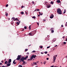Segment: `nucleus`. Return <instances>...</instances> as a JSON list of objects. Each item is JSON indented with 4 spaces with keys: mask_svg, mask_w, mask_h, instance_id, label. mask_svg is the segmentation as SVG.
<instances>
[{
    "mask_svg": "<svg viewBox=\"0 0 67 67\" xmlns=\"http://www.w3.org/2000/svg\"><path fill=\"white\" fill-rule=\"evenodd\" d=\"M37 11H39L40 10V9H37Z\"/></svg>",
    "mask_w": 67,
    "mask_h": 67,
    "instance_id": "nucleus-36",
    "label": "nucleus"
},
{
    "mask_svg": "<svg viewBox=\"0 0 67 67\" xmlns=\"http://www.w3.org/2000/svg\"><path fill=\"white\" fill-rule=\"evenodd\" d=\"M37 57V56L36 55H34V58H35Z\"/></svg>",
    "mask_w": 67,
    "mask_h": 67,
    "instance_id": "nucleus-16",
    "label": "nucleus"
},
{
    "mask_svg": "<svg viewBox=\"0 0 67 67\" xmlns=\"http://www.w3.org/2000/svg\"><path fill=\"white\" fill-rule=\"evenodd\" d=\"M62 11L60 8H58L57 10V12L59 14H62Z\"/></svg>",
    "mask_w": 67,
    "mask_h": 67,
    "instance_id": "nucleus-2",
    "label": "nucleus"
},
{
    "mask_svg": "<svg viewBox=\"0 0 67 67\" xmlns=\"http://www.w3.org/2000/svg\"><path fill=\"white\" fill-rule=\"evenodd\" d=\"M50 46H48V47H47V48H50Z\"/></svg>",
    "mask_w": 67,
    "mask_h": 67,
    "instance_id": "nucleus-39",
    "label": "nucleus"
},
{
    "mask_svg": "<svg viewBox=\"0 0 67 67\" xmlns=\"http://www.w3.org/2000/svg\"><path fill=\"white\" fill-rule=\"evenodd\" d=\"M37 23L38 25V26H39V23Z\"/></svg>",
    "mask_w": 67,
    "mask_h": 67,
    "instance_id": "nucleus-37",
    "label": "nucleus"
},
{
    "mask_svg": "<svg viewBox=\"0 0 67 67\" xmlns=\"http://www.w3.org/2000/svg\"><path fill=\"white\" fill-rule=\"evenodd\" d=\"M24 7V6H22L21 7V8H23Z\"/></svg>",
    "mask_w": 67,
    "mask_h": 67,
    "instance_id": "nucleus-51",
    "label": "nucleus"
},
{
    "mask_svg": "<svg viewBox=\"0 0 67 67\" xmlns=\"http://www.w3.org/2000/svg\"><path fill=\"white\" fill-rule=\"evenodd\" d=\"M7 61H6L5 62L4 64H7Z\"/></svg>",
    "mask_w": 67,
    "mask_h": 67,
    "instance_id": "nucleus-24",
    "label": "nucleus"
},
{
    "mask_svg": "<svg viewBox=\"0 0 67 67\" xmlns=\"http://www.w3.org/2000/svg\"><path fill=\"white\" fill-rule=\"evenodd\" d=\"M65 26H67V24H65Z\"/></svg>",
    "mask_w": 67,
    "mask_h": 67,
    "instance_id": "nucleus-64",
    "label": "nucleus"
},
{
    "mask_svg": "<svg viewBox=\"0 0 67 67\" xmlns=\"http://www.w3.org/2000/svg\"><path fill=\"white\" fill-rule=\"evenodd\" d=\"M36 30H34V32H35V34L36 32Z\"/></svg>",
    "mask_w": 67,
    "mask_h": 67,
    "instance_id": "nucleus-28",
    "label": "nucleus"
},
{
    "mask_svg": "<svg viewBox=\"0 0 67 67\" xmlns=\"http://www.w3.org/2000/svg\"><path fill=\"white\" fill-rule=\"evenodd\" d=\"M34 58V55H32L31 56V57L30 58V60L31 61Z\"/></svg>",
    "mask_w": 67,
    "mask_h": 67,
    "instance_id": "nucleus-5",
    "label": "nucleus"
},
{
    "mask_svg": "<svg viewBox=\"0 0 67 67\" xmlns=\"http://www.w3.org/2000/svg\"><path fill=\"white\" fill-rule=\"evenodd\" d=\"M51 4H52V5L53 4H54L53 2V1H51Z\"/></svg>",
    "mask_w": 67,
    "mask_h": 67,
    "instance_id": "nucleus-14",
    "label": "nucleus"
},
{
    "mask_svg": "<svg viewBox=\"0 0 67 67\" xmlns=\"http://www.w3.org/2000/svg\"><path fill=\"white\" fill-rule=\"evenodd\" d=\"M11 64V63H8L7 64V66H6V67H7L10 66Z\"/></svg>",
    "mask_w": 67,
    "mask_h": 67,
    "instance_id": "nucleus-8",
    "label": "nucleus"
},
{
    "mask_svg": "<svg viewBox=\"0 0 67 67\" xmlns=\"http://www.w3.org/2000/svg\"><path fill=\"white\" fill-rule=\"evenodd\" d=\"M12 19H13L14 20L15 19V18L14 17H13L12 18Z\"/></svg>",
    "mask_w": 67,
    "mask_h": 67,
    "instance_id": "nucleus-30",
    "label": "nucleus"
},
{
    "mask_svg": "<svg viewBox=\"0 0 67 67\" xmlns=\"http://www.w3.org/2000/svg\"><path fill=\"white\" fill-rule=\"evenodd\" d=\"M6 67V66H2V67Z\"/></svg>",
    "mask_w": 67,
    "mask_h": 67,
    "instance_id": "nucleus-47",
    "label": "nucleus"
},
{
    "mask_svg": "<svg viewBox=\"0 0 67 67\" xmlns=\"http://www.w3.org/2000/svg\"><path fill=\"white\" fill-rule=\"evenodd\" d=\"M49 59V58H46V60H48Z\"/></svg>",
    "mask_w": 67,
    "mask_h": 67,
    "instance_id": "nucleus-38",
    "label": "nucleus"
},
{
    "mask_svg": "<svg viewBox=\"0 0 67 67\" xmlns=\"http://www.w3.org/2000/svg\"><path fill=\"white\" fill-rule=\"evenodd\" d=\"M8 13H6V14H5L6 16H8Z\"/></svg>",
    "mask_w": 67,
    "mask_h": 67,
    "instance_id": "nucleus-27",
    "label": "nucleus"
},
{
    "mask_svg": "<svg viewBox=\"0 0 67 67\" xmlns=\"http://www.w3.org/2000/svg\"><path fill=\"white\" fill-rule=\"evenodd\" d=\"M19 67H23L21 65H19L18 66Z\"/></svg>",
    "mask_w": 67,
    "mask_h": 67,
    "instance_id": "nucleus-26",
    "label": "nucleus"
},
{
    "mask_svg": "<svg viewBox=\"0 0 67 67\" xmlns=\"http://www.w3.org/2000/svg\"><path fill=\"white\" fill-rule=\"evenodd\" d=\"M57 57V55H56L53 56V57H54L55 58H56Z\"/></svg>",
    "mask_w": 67,
    "mask_h": 67,
    "instance_id": "nucleus-13",
    "label": "nucleus"
},
{
    "mask_svg": "<svg viewBox=\"0 0 67 67\" xmlns=\"http://www.w3.org/2000/svg\"><path fill=\"white\" fill-rule=\"evenodd\" d=\"M65 36H64L63 37H62V38L64 39V38Z\"/></svg>",
    "mask_w": 67,
    "mask_h": 67,
    "instance_id": "nucleus-40",
    "label": "nucleus"
},
{
    "mask_svg": "<svg viewBox=\"0 0 67 67\" xmlns=\"http://www.w3.org/2000/svg\"><path fill=\"white\" fill-rule=\"evenodd\" d=\"M16 24L17 25H19V24H20L18 22H17L16 23Z\"/></svg>",
    "mask_w": 67,
    "mask_h": 67,
    "instance_id": "nucleus-15",
    "label": "nucleus"
},
{
    "mask_svg": "<svg viewBox=\"0 0 67 67\" xmlns=\"http://www.w3.org/2000/svg\"><path fill=\"white\" fill-rule=\"evenodd\" d=\"M40 15H38V17H40Z\"/></svg>",
    "mask_w": 67,
    "mask_h": 67,
    "instance_id": "nucleus-52",
    "label": "nucleus"
},
{
    "mask_svg": "<svg viewBox=\"0 0 67 67\" xmlns=\"http://www.w3.org/2000/svg\"><path fill=\"white\" fill-rule=\"evenodd\" d=\"M66 10H65V9H64V12L63 13L64 14L66 12Z\"/></svg>",
    "mask_w": 67,
    "mask_h": 67,
    "instance_id": "nucleus-18",
    "label": "nucleus"
},
{
    "mask_svg": "<svg viewBox=\"0 0 67 67\" xmlns=\"http://www.w3.org/2000/svg\"><path fill=\"white\" fill-rule=\"evenodd\" d=\"M43 14L42 13L41 14H40V15H42Z\"/></svg>",
    "mask_w": 67,
    "mask_h": 67,
    "instance_id": "nucleus-58",
    "label": "nucleus"
},
{
    "mask_svg": "<svg viewBox=\"0 0 67 67\" xmlns=\"http://www.w3.org/2000/svg\"><path fill=\"white\" fill-rule=\"evenodd\" d=\"M2 63H0V65H2Z\"/></svg>",
    "mask_w": 67,
    "mask_h": 67,
    "instance_id": "nucleus-46",
    "label": "nucleus"
},
{
    "mask_svg": "<svg viewBox=\"0 0 67 67\" xmlns=\"http://www.w3.org/2000/svg\"><path fill=\"white\" fill-rule=\"evenodd\" d=\"M54 29H53V28H51V29L50 30H51V31L53 30Z\"/></svg>",
    "mask_w": 67,
    "mask_h": 67,
    "instance_id": "nucleus-25",
    "label": "nucleus"
},
{
    "mask_svg": "<svg viewBox=\"0 0 67 67\" xmlns=\"http://www.w3.org/2000/svg\"><path fill=\"white\" fill-rule=\"evenodd\" d=\"M57 46H57V45H56L55 46H54V47H57Z\"/></svg>",
    "mask_w": 67,
    "mask_h": 67,
    "instance_id": "nucleus-56",
    "label": "nucleus"
},
{
    "mask_svg": "<svg viewBox=\"0 0 67 67\" xmlns=\"http://www.w3.org/2000/svg\"><path fill=\"white\" fill-rule=\"evenodd\" d=\"M35 67H38V66H35Z\"/></svg>",
    "mask_w": 67,
    "mask_h": 67,
    "instance_id": "nucleus-63",
    "label": "nucleus"
},
{
    "mask_svg": "<svg viewBox=\"0 0 67 67\" xmlns=\"http://www.w3.org/2000/svg\"><path fill=\"white\" fill-rule=\"evenodd\" d=\"M8 5H8V4H6V7H8Z\"/></svg>",
    "mask_w": 67,
    "mask_h": 67,
    "instance_id": "nucleus-29",
    "label": "nucleus"
},
{
    "mask_svg": "<svg viewBox=\"0 0 67 67\" xmlns=\"http://www.w3.org/2000/svg\"><path fill=\"white\" fill-rule=\"evenodd\" d=\"M54 17V15L53 14H51L50 17V18L51 19H53Z\"/></svg>",
    "mask_w": 67,
    "mask_h": 67,
    "instance_id": "nucleus-7",
    "label": "nucleus"
},
{
    "mask_svg": "<svg viewBox=\"0 0 67 67\" xmlns=\"http://www.w3.org/2000/svg\"><path fill=\"white\" fill-rule=\"evenodd\" d=\"M29 29L30 30H31V26L30 25L29 26Z\"/></svg>",
    "mask_w": 67,
    "mask_h": 67,
    "instance_id": "nucleus-22",
    "label": "nucleus"
},
{
    "mask_svg": "<svg viewBox=\"0 0 67 67\" xmlns=\"http://www.w3.org/2000/svg\"><path fill=\"white\" fill-rule=\"evenodd\" d=\"M24 28L25 29H27V27L26 26H25L24 27Z\"/></svg>",
    "mask_w": 67,
    "mask_h": 67,
    "instance_id": "nucleus-21",
    "label": "nucleus"
},
{
    "mask_svg": "<svg viewBox=\"0 0 67 67\" xmlns=\"http://www.w3.org/2000/svg\"><path fill=\"white\" fill-rule=\"evenodd\" d=\"M28 58V56L27 55H26V56L25 58H24V57H22L21 58H20V60L22 62H23L24 61V60H26V59Z\"/></svg>",
    "mask_w": 67,
    "mask_h": 67,
    "instance_id": "nucleus-1",
    "label": "nucleus"
},
{
    "mask_svg": "<svg viewBox=\"0 0 67 67\" xmlns=\"http://www.w3.org/2000/svg\"><path fill=\"white\" fill-rule=\"evenodd\" d=\"M28 50V49H26L25 50V51L26 52Z\"/></svg>",
    "mask_w": 67,
    "mask_h": 67,
    "instance_id": "nucleus-34",
    "label": "nucleus"
},
{
    "mask_svg": "<svg viewBox=\"0 0 67 67\" xmlns=\"http://www.w3.org/2000/svg\"><path fill=\"white\" fill-rule=\"evenodd\" d=\"M24 31V29H23L22 30V31Z\"/></svg>",
    "mask_w": 67,
    "mask_h": 67,
    "instance_id": "nucleus-53",
    "label": "nucleus"
},
{
    "mask_svg": "<svg viewBox=\"0 0 67 67\" xmlns=\"http://www.w3.org/2000/svg\"><path fill=\"white\" fill-rule=\"evenodd\" d=\"M21 14H24V12H21Z\"/></svg>",
    "mask_w": 67,
    "mask_h": 67,
    "instance_id": "nucleus-17",
    "label": "nucleus"
},
{
    "mask_svg": "<svg viewBox=\"0 0 67 67\" xmlns=\"http://www.w3.org/2000/svg\"><path fill=\"white\" fill-rule=\"evenodd\" d=\"M21 55H18V56L17 57V58L16 59V60H19L20 59L21 57Z\"/></svg>",
    "mask_w": 67,
    "mask_h": 67,
    "instance_id": "nucleus-3",
    "label": "nucleus"
},
{
    "mask_svg": "<svg viewBox=\"0 0 67 67\" xmlns=\"http://www.w3.org/2000/svg\"><path fill=\"white\" fill-rule=\"evenodd\" d=\"M11 24L12 25H13V23H11Z\"/></svg>",
    "mask_w": 67,
    "mask_h": 67,
    "instance_id": "nucleus-45",
    "label": "nucleus"
},
{
    "mask_svg": "<svg viewBox=\"0 0 67 67\" xmlns=\"http://www.w3.org/2000/svg\"><path fill=\"white\" fill-rule=\"evenodd\" d=\"M50 7H51V5H50L47 6V7L48 8H49Z\"/></svg>",
    "mask_w": 67,
    "mask_h": 67,
    "instance_id": "nucleus-19",
    "label": "nucleus"
},
{
    "mask_svg": "<svg viewBox=\"0 0 67 67\" xmlns=\"http://www.w3.org/2000/svg\"><path fill=\"white\" fill-rule=\"evenodd\" d=\"M15 60L13 61V64H14V65H15V64H16V63L15 62Z\"/></svg>",
    "mask_w": 67,
    "mask_h": 67,
    "instance_id": "nucleus-12",
    "label": "nucleus"
},
{
    "mask_svg": "<svg viewBox=\"0 0 67 67\" xmlns=\"http://www.w3.org/2000/svg\"><path fill=\"white\" fill-rule=\"evenodd\" d=\"M34 65H37V63L36 62H34Z\"/></svg>",
    "mask_w": 67,
    "mask_h": 67,
    "instance_id": "nucleus-20",
    "label": "nucleus"
},
{
    "mask_svg": "<svg viewBox=\"0 0 67 67\" xmlns=\"http://www.w3.org/2000/svg\"><path fill=\"white\" fill-rule=\"evenodd\" d=\"M30 60V59H28V60Z\"/></svg>",
    "mask_w": 67,
    "mask_h": 67,
    "instance_id": "nucleus-61",
    "label": "nucleus"
},
{
    "mask_svg": "<svg viewBox=\"0 0 67 67\" xmlns=\"http://www.w3.org/2000/svg\"><path fill=\"white\" fill-rule=\"evenodd\" d=\"M41 54H43V53H42V52H41Z\"/></svg>",
    "mask_w": 67,
    "mask_h": 67,
    "instance_id": "nucleus-55",
    "label": "nucleus"
},
{
    "mask_svg": "<svg viewBox=\"0 0 67 67\" xmlns=\"http://www.w3.org/2000/svg\"><path fill=\"white\" fill-rule=\"evenodd\" d=\"M1 62L2 63H3L4 62L3 61H2Z\"/></svg>",
    "mask_w": 67,
    "mask_h": 67,
    "instance_id": "nucleus-49",
    "label": "nucleus"
},
{
    "mask_svg": "<svg viewBox=\"0 0 67 67\" xmlns=\"http://www.w3.org/2000/svg\"><path fill=\"white\" fill-rule=\"evenodd\" d=\"M61 27H63V25H61Z\"/></svg>",
    "mask_w": 67,
    "mask_h": 67,
    "instance_id": "nucleus-48",
    "label": "nucleus"
},
{
    "mask_svg": "<svg viewBox=\"0 0 67 67\" xmlns=\"http://www.w3.org/2000/svg\"><path fill=\"white\" fill-rule=\"evenodd\" d=\"M34 35V32H31V33H29V35H30V36H33Z\"/></svg>",
    "mask_w": 67,
    "mask_h": 67,
    "instance_id": "nucleus-4",
    "label": "nucleus"
},
{
    "mask_svg": "<svg viewBox=\"0 0 67 67\" xmlns=\"http://www.w3.org/2000/svg\"><path fill=\"white\" fill-rule=\"evenodd\" d=\"M46 61L44 62H43V64H44V65H45V64H46Z\"/></svg>",
    "mask_w": 67,
    "mask_h": 67,
    "instance_id": "nucleus-23",
    "label": "nucleus"
},
{
    "mask_svg": "<svg viewBox=\"0 0 67 67\" xmlns=\"http://www.w3.org/2000/svg\"><path fill=\"white\" fill-rule=\"evenodd\" d=\"M34 19H36V17L35 16H34Z\"/></svg>",
    "mask_w": 67,
    "mask_h": 67,
    "instance_id": "nucleus-50",
    "label": "nucleus"
},
{
    "mask_svg": "<svg viewBox=\"0 0 67 67\" xmlns=\"http://www.w3.org/2000/svg\"><path fill=\"white\" fill-rule=\"evenodd\" d=\"M46 21V20H44V19H43V21Z\"/></svg>",
    "mask_w": 67,
    "mask_h": 67,
    "instance_id": "nucleus-42",
    "label": "nucleus"
},
{
    "mask_svg": "<svg viewBox=\"0 0 67 67\" xmlns=\"http://www.w3.org/2000/svg\"><path fill=\"white\" fill-rule=\"evenodd\" d=\"M56 40L55 39H53V42H54Z\"/></svg>",
    "mask_w": 67,
    "mask_h": 67,
    "instance_id": "nucleus-31",
    "label": "nucleus"
},
{
    "mask_svg": "<svg viewBox=\"0 0 67 67\" xmlns=\"http://www.w3.org/2000/svg\"><path fill=\"white\" fill-rule=\"evenodd\" d=\"M47 37H49V36H47Z\"/></svg>",
    "mask_w": 67,
    "mask_h": 67,
    "instance_id": "nucleus-62",
    "label": "nucleus"
},
{
    "mask_svg": "<svg viewBox=\"0 0 67 67\" xmlns=\"http://www.w3.org/2000/svg\"><path fill=\"white\" fill-rule=\"evenodd\" d=\"M66 41H67V37L66 38Z\"/></svg>",
    "mask_w": 67,
    "mask_h": 67,
    "instance_id": "nucleus-60",
    "label": "nucleus"
},
{
    "mask_svg": "<svg viewBox=\"0 0 67 67\" xmlns=\"http://www.w3.org/2000/svg\"><path fill=\"white\" fill-rule=\"evenodd\" d=\"M25 63H23L22 64H23V65H25Z\"/></svg>",
    "mask_w": 67,
    "mask_h": 67,
    "instance_id": "nucleus-59",
    "label": "nucleus"
},
{
    "mask_svg": "<svg viewBox=\"0 0 67 67\" xmlns=\"http://www.w3.org/2000/svg\"><path fill=\"white\" fill-rule=\"evenodd\" d=\"M18 20V18H16L14 20H13L14 21H15Z\"/></svg>",
    "mask_w": 67,
    "mask_h": 67,
    "instance_id": "nucleus-11",
    "label": "nucleus"
},
{
    "mask_svg": "<svg viewBox=\"0 0 67 67\" xmlns=\"http://www.w3.org/2000/svg\"><path fill=\"white\" fill-rule=\"evenodd\" d=\"M39 14H40V15L41 14V12H39Z\"/></svg>",
    "mask_w": 67,
    "mask_h": 67,
    "instance_id": "nucleus-43",
    "label": "nucleus"
},
{
    "mask_svg": "<svg viewBox=\"0 0 67 67\" xmlns=\"http://www.w3.org/2000/svg\"><path fill=\"white\" fill-rule=\"evenodd\" d=\"M43 48V47H42V46H41L40 47V48Z\"/></svg>",
    "mask_w": 67,
    "mask_h": 67,
    "instance_id": "nucleus-44",
    "label": "nucleus"
},
{
    "mask_svg": "<svg viewBox=\"0 0 67 67\" xmlns=\"http://www.w3.org/2000/svg\"><path fill=\"white\" fill-rule=\"evenodd\" d=\"M48 53V52H44V53H45V54H47V53Z\"/></svg>",
    "mask_w": 67,
    "mask_h": 67,
    "instance_id": "nucleus-32",
    "label": "nucleus"
},
{
    "mask_svg": "<svg viewBox=\"0 0 67 67\" xmlns=\"http://www.w3.org/2000/svg\"><path fill=\"white\" fill-rule=\"evenodd\" d=\"M63 43L64 44H66V42H64V43Z\"/></svg>",
    "mask_w": 67,
    "mask_h": 67,
    "instance_id": "nucleus-35",
    "label": "nucleus"
},
{
    "mask_svg": "<svg viewBox=\"0 0 67 67\" xmlns=\"http://www.w3.org/2000/svg\"><path fill=\"white\" fill-rule=\"evenodd\" d=\"M34 2H32V4H34Z\"/></svg>",
    "mask_w": 67,
    "mask_h": 67,
    "instance_id": "nucleus-57",
    "label": "nucleus"
},
{
    "mask_svg": "<svg viewBox=\"0 0 67 67\" xmlns=\"http://www.w3.org/2000/svg\"><path fill=\"white\" fill-rule=\"evenodd\" d=\"M54 67V65L52 66H51V67Z\"/></svg>",
    "mask_w": 67,
    "mask_h": 67,
    "instance_id": "nucleus-54",
    "label": "nucleus"
},
{
    "mask_svg": "<svg viewBox=\"0 0 67 67\" xmlns=\"http://www.w3.org/2000/svg\"><path fill=\"white\" fill-rule=\"evenodd\" d=\"M56 58H55L54 57L53 58V63H55V60H56Z\"/></svg>",
    "mask_w": 67,
    "mask_h": 67,
    "instance_id": "nucleus-6",
    "label": "nucleus"
},
{
    "mask_svg": "<svg viewBox=\"0 0 67 67\" xmlns=\"http://www.w3.org/2000/svg\"><path fill=\"white\" fill-rule=\"evenodd\" d=\"M23 62V63H24L25 64V63H26L25 62H24V61H23V62Z\"/></svg>",
    "mask_w": 67,
    "mask_h": 67,
    "instance_id": "nucleus-41",
    "label": "nucleus"
},
{
    "mask_svg": "<svg viewBox=\"0 0 67 67\" xmlns=\"http://www.w3.org/2000/svg\"><path fill=\"white\" fill-rule=\"evenodd\" d=\"M51 32L52 33L54 32V31L53 30H51Z\"/></svg>",
    "mask_w": 67,
    "mask_h": 67,
    "instance_id": "nucleus-33",
    "label": "nucleus"
},
{
    "mask_svg": "<svg viewBox=\"0 0 67 67\" xmlns=\"http://www.w3.org/2000/svg\"><path fill=\"white\" fill-rule=\"evenodd\" d=\"M11 62V59H9L8 63H10Z\"/></svg>",
    "mask_w": 67,
    "mask_h": 67,
    "instance_id": "nucleus-9",
    "label": "nucleus"
},
{
    "mask_svg": "<svg viewBox=\"0 0 67 67\" xmlns=\"http://www.w3.org/2000/svg\"><path fill=\"white\" fill-rule=\"evenodd\" d=\"M57 3H59L60 2V0H58L57 1Z\"/></svg>",
    "mask_w": 67,
    "mask_h": 67,
    "instance_id": "nucleus-10",
    "label": "nucleus"
}]
</instances>
